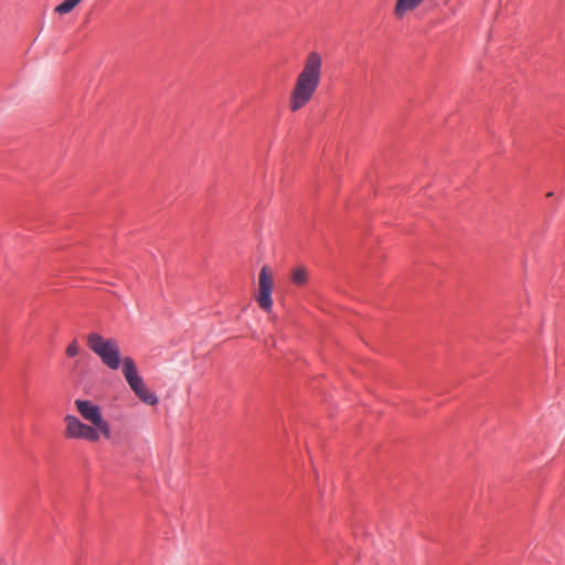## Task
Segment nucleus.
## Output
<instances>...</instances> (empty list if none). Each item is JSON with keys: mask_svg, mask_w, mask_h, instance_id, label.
<instances>
[{"mask_svg": "<svg viewBox=\"0 0 565 565\" xmlns=\"http://www.w3.org/2000/svg\"><path fill=\"white\" fill-rule=\"evenodd\" d=\"M74 405L79 416L88 424L75 415L66 414L63 418V434L65 438L82 439L89 443H97L100 436L106 439L110 438V425L104 418L102 409L97 404L89 399L77 398L74 401Z\"/></svg>", "mask_w": 565, "mask_h": 565, "instance_id": "f257e3e1", "label": "nucleus"}, {"mask_svg": "<svg viewBox=\"0 0 565 565\" xmlns=\"http://www.w3.org/2000/svg\"><path fill=\"white\" fill-rule=\"evenodd\" d=\"M424 1L425 0H396L393 13L397 19H402L419 8Z\"/></svg>", "mask_w": 565, "mask_h": 565, "instance_id": "0eeeda50", "label": "nucleus"}, {"mask_svg": "<svg viewBox=\"0 0 565 565\" xmlns=\"http://www.w3.org/2000/svg\"><path fill=\"white\" fill-rule=\"evenodd\" d=\"M88 348L110 370H118L122 365L119 342L114 338H105L98 333L87 335Z\"/></svg>", "mask_w": 565, "mask_h": 565, "instance_id": "20e7f679", "label": "nucleus"}, {"mask_svg": "<svg viewBox=\"0 0 565 565\" xmlns=\"http://www.w3.org/2000/svg\"><path fill=\"white\" fill-rule=\"evenodd\" d=\"M290 279L297 287H303L309 280V270L303 265H298L291 269Z\"/></svg>", "mask_w": 565, "mask_h": 565, "instance_id": "6e6552de", "label": "nucleus"}, {"mask_svg": "<svg viewBox=\"0 0 565 565\" xmlns=\"http://www.w3.org/2000/svg\"><path fill=\"white\" fill-rule=\"evenodd\" d=\"M78 352H79V345H78L77 341L74 340L66 348V354H67V356H75L78 354Z\"/></svg>", "mask_w": 565, "mask_h": 565, "instance_id": "9d476101", "label": "nucleus"}, {"mask_svg": "<svg viewBox=\"0 0 565 565\" xmlns=\"http://www.w3.org/2000/svg\"><path fill=\"white\" fill-rule=\"evenodd\" d=\"M321 67L322 60L320 54L311 52L306 60L302 71L297 76L291 92L289 102L291 111H298L311 100L320 84Z\"/></svg>", "mask_w": 565, "mask_h": 565, "instance_id": "7ed1b4c3", "label": "nucleus"}, {"mask_svg": "<svg viewBox=\"0 0 565 565\" xmlns=\"http://www.w3.org/2000/svg\"><path fill=\"white\" fill-rule=\"evenodd\" d=\"M81 0H64L55 8V12L65 14L71 12Z\"/></svg>", "mask_w": 565, "mask_h": 565, "instance_id": "1a4fd4ad", "label": "nucleus"}, {"mask_svg": "<svg viewBox=\"0 0 565 565\" xmlns=\"http://www.w3.org/2000/svg\"><path fill=\"white\" fill-rule=\"evenodd\" d=\"M122 374L130 390L142 403L151 406L158 404V396L147 387L142 377L138 374L137 366L132 358H124Z\"/></svg>", "mask_w": 565, "mask_h": 565, "instance_id": "39448f33", "label": "nucleus"}, {"mask_svg": "<svg viewBox=\"0 0 565 565\" xmlns=\"http://www.w3.org/2000/svg\"><path fill=\"white\" fill-rule=\"evenodd\" d=\"M274 273L268 265L260 268L258 287L255 294L257 305L267 313L273 309Z\"/></svg>", "mask_w": 565, "mask_h": 565, "instance_id": "423d86ee", "label": "nucleus"}, {"mask_svg": "<svg viewBox=\"0 0 565 565\" xmlns=\"http://www.w3.org/2000/svg\"><path fill=\"white\" fill-rule=\"evenodd\" d=\"M321 67L322 60L320 54L311 52L306 60L302 71L297 76L291 92L289 102L291 111H298L311 100L320 84Z\"/></svg>", "mask_w": 565, "mask_h": 565, "instance_id": "f03ea898", "label": "nucleus"}]
</instances>
